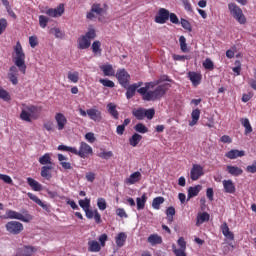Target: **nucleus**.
Returning a JSON list of instances; mask_svg holds the SVG:
<instances>
[{
	"instance_id": "27",
	"label": "nucleus",
	"mask_w": 256,
	"mask_h": 256,
	"mask_svg": "<svg viewBox=\"0 0 256 256\" xmlns=\"http://www.w3.org/2000/svg\"><path fill=\"white\" fill-rule=\"evenodd\" d=\"M221 231L224 237H227V239H230L231 241L235 239V235L233 234V232H231V230H229V225H227V222H224L221 225Z\"/></svg>"
},
{
	"instance_id": "53",
	"label": "nucleus",
	"mask_w": 256,
	"mask_h": 256,
	"mask_svg": "<svg viewBox=\"0 0 256 256\" xmlns=\"http://www.w3.org/2000/svg\"><path fill=\"white\" fill-rule=\"evenodd\" d=\"M97 207L100 211H105V209H107V201H105V198L97 199Z\"/></svg>"
},
{
	"instance_id": "32",
	"label": "nucleus",
	"mask_w": 256,
	"mask_h": 256,
	"mask_svg": "<svg viewBox=\"0 0 256 256\" xmlns=\"http://www.w3.org/2000/svg\"><path fill=\"white\" fill-rule=\"evenodd\" d=\"M51 170H53V166L51 165H46L43 166L41 168V177H43L44 179H51L52 175H51Z\"/></svg>"
},
{
	"instance_id": "50",
	"label": "nucleus",
	"mask_w": 256,
	"mask_h": 256,
	"mask_svg": "<svg viewBox=\"0 0 256 256\" xmlns=\"http://www.w3.org/2000/svg\"><path fill=\"white\" fill-rule=\"evenodd\" d=\"M92 13H95L96 15H103V13H105V9L101 7V4H93Z\"/></svg>"
},
{
	"instance_id": "51",
	"label": "nucleus",
	"mask_w": 256,
	"mask_h": 256,
	"mask_svg": "<svg viewBox=\"0 0 256 256\" xmlns=\"http://www.w3.org/2000/svg\"><path fill=\"white\" fill-rule=\"evenodd\" d=\"M83 36L86 39H89V41H91V39H95V37H97V32L95 31L94 28H89L88 31Z\"/></svg>"
},
{
	"instance_id": "26",
	"label": "nucleus",
	"mask_w": 256,
	"mask_h": 256,
	"mask_svg": "<svg viewBox=\"0 0 256 256\" xmlns=\"http://www.w3.org/2000/svg\"><path fill=\"white\" fill-rule=\"evenodd\" d=\"M92 53L95 57H101L103 55V49H101V41L96 40L92 43Z\"/></svg>"
},
{
	"instance_id": "56",
	"label": "nucleus",
	"mask_w": 256,
	"mask_h": 256,
	"mask_svg": "<svg viewBox=\"0 0 256 256\" xmlns=\"http://www.w3.org/2000/svg\"><path fill=\"white\" fill-rule=\"evenodd\" d=\"M0 99H3V101H11V96L9 95V92H7L5 89L0 87Z\"/></svg>"
},
{
	"instance_id": "43",
	"label": "nucleus",
	"mask_w": 256,
	"mask_h": 256,
	"mask_svg": "<svg viewBox=\"0 0 256 256\" xmlns=\"http://www.w3.org/2000/svg\"><path fill=\"white\" fill-rule=\"evenodd\" d=\"M202 65L204 69H206L207 71H213V69H215V64L213 63V60L210 58H206Z\"/></svg>"
},
{
	"instance_id": "55",
	"label": "nucleus",
	"mask_w": 256,
	"mask_h": 256,
	"mask_svg": "<svg viewBox=\"0 0 256 256\" xmlns=\"http://www.w3.org/2000/svg\"><path fill=\"white\" fill-rule=\"evenodd\" d=\"M0 181H3L7 185H13V179L7 174H0Z\"/></svg>"
},
{
	"instance_id": "23",
	"label": "nucleus",
	"mask_w": 256,
	"mask_h": 256,
	"mask_svg": "<svg viewBox=\"0 0 256 256\" xmlns=\"http://www.w3.org/2000/svg\"><path fill=\"white\" fill-rule=\"evenodd\" d=\"M147 241L152 247H155V245H161V243H163V238L159 234H151L147 238Z\"/></svg>"
},
{
	"instance_id": "46",
	"label": "nucleus",
	"mask_w": 256,
	"mask_h": 256,
	"mask_svg": "<svg viewBox=\"0 0 256 256\" xmlns=\"http://www.w3.org/2000/svg\"><path fill=\"white\" fill-rule=\"evenodd\" d=\"M172 251L175 256H187V252H185L187 249L177 248L175 244L172 245Z\"/></svg>"
},
{
	"instance_id": "30",
	"label": "nucleus",
	"mask_w": 256,
	"mask_h": 256,
	"mask_svg": "<svg viewBox=\"0 0 256 256\" xmlns=\"http://www.w3.org/2000/svg\"><path fill=\"white\" fill-rule=\"evenodd\" d=\"M127 241V234L125 232H120L115 237V243L117 247H123Z\"/></svg>"
},
{
	"instance_id": "48",
	"label": "nucleus",
	"mask_w": 256,
	"mask_h": 256,
	"mask_svg": "<svg viewBox=\"0 0 256 256\" xmlns=\"http://www.w3.org/2000/svg\"><path fill=\"white\" fill-rule=\"evenodd\" d=\"M79 205L83 209V211H86L91 207V199L85 198L84 200H79Z\"/></svg>"
},
{
	"instance_id": "1",
	"label": "nucleus",
	"mask_w": 256,
	"mask_h": 256,
	"mask_svg": "<svg viewBox=\"0 0 256 256\" xmlns=\"http://www.w3.org/2000/svg\"><path fill=\"white\" fill-rule=\"evenodd\" d=\"M12 61L14 65L9 68L7 77L12 85H19V71L22 73V75H26L27 73V64H25V52L23 51V46H21V42L19 41L14 46Z\"/></svg>"
},
{
	"instance_id": "8",
	"label": "nucleus",
	"mask_w": 256,
	"mask_h": 256,
	"mask_svg": "<svg viewBox=\"0 0 256 256\" xmlns=\"http://www.w3.org/2000/svg\"><path fill=\"white\" fill-rule=\"evenodd\" d=\"M74 155H78L81 159H87L89 155H93V148H91L86 142H81L79 150L76 149V153H74Z\"/></svg>"
},
{
	"instance_id": "7",
	"label": "nucleus",
	"mask_w": 256,
	"mask_h": 256,
	"mask_svg": "<svg viewBox=\"0 0 256 256\" xmlns=\"http://www.w3.org/2000/svg\"><path fill=\"white\" fill-rule=\"evenodd\" d=\"M5 227L6 231L10 233V235H19L24 229L23 223L19 221H10L6 223Z\"/></svg>"
},
{
	"instance_id": "15",
	"label": "nucleus",
	"mask_w": 256,
	"mask_h": 256,
	"mask_svg": "<svg viewBox=\"0 0 256 256\" xmlns=\"http://www.w3.org/2000/svg\"><path fill=\"white\" fill-rule=\"evenodd\" d=\"M188 78L191 81L192 85L197 87L198 85H201V80L203 79V76L201 75V73L188 72Z\"/></svg>"
},
{
	"instance_id": "38",
	"label": "nucleus",
	"mask_w": 256,
	"mask_h": 256,
	"mask_svg": "<svg viewBox=\"0 0 256 256\" xmlns=\"http://www.w3.org/2000/svg\"><path fill=\"white\" fill-rule=\"evenodd\" d=\"M145 203H147V196L145 194H143L141 198L136 199L138 211L145 209Z\"/></svg>"
},
{
	"instance_id": "34",
	"label": "nucleus",
	"mask_w": 256,
	"mask_h": 256,
	"mask_svg": "<svg viewBox=\"0 0 256 256\" xmlns=\"http://www.w3.org/2000/svg\"><path fill=\"white\" fill-rule=\"evenodd\" d=\"M201 189V185L190 187L188 189V199H193V197H197V195H199V193L201 192Z\"/></svg>"
},
{
	"instance_id": "41",
	"label": "nucleus",
	"mask_w": 256,
	"mask_h": 256,
	"mask_svg": "<svg viewBox=\"0 0 256 256\" xmlns=\"http://www.w3.org/2000/svg\"><path fill=\"white\" fill-rule=\"evenodd\" d=\"M134 129L137 133H141L142 135L145 133H149V128L145 126L143 123H138L134 126Z\"/></svg>"
},
{
	"instance_id": "5",
	"label": "nucleus",
	"mask_w": 256,
	"mask_h": 256,
	"mask_svg": "<svg viewBox=\"0 0 256 256\" xmlns=\"http://www.w3.org/2000/svg\"><path fill=\"white\" fill-rule=\"evenodd\" d=\"M79 114L81 117H87L88 115L92 121L97 123H101V121H103V114L97 108H90L87 111L83 110V108H79Z\"/></svg>"
},
{
	"instance_id": "39",
	"label": "nucleus",
	"mask_w": 256,
	"mask_h": 256,
	"mask_svg": "<svg viewBox=\"0 0 256 256\" xmlns=\"http://www.w3.org/2000/svg\"><path fill=\"white\" fill-rule=\"evenodd\" d=\"M49 33L50 35H54L56 39H63V37H65V33H63L59 28H51Z\"/></svg>"
},
{
	"instance_id": "42",
	"label": "nucleus",
	"mask_w": 256,
	"mask_h": 256,
	"mask_svg": "<svg viewBox=\"0 0 256 256\" xmlns=\"http://www.w3.org/2000/svg\"><path fill=\"white\" fill-rule=\"evenodd\" d=\"M40 165H52L51 155L49 153L44 154L39 158Z\"/></svg>"
},
{
	"instance_id": "24",
	"label": "nucleus",
	"mask_w": 256,
	"mask_h": 256,
	"mask_svg": "<svg viewBox=\"0 0 256 256\" xmlns=\"http://www.w3.org/2000/svg\"><path fill=\"white\" fill-rule=\"evenodd\" d=\"M27 183L29 187H31L32 191H43V185H41V183H39L37 180L28 177Z\"/></svg>"
},
{
	"instance_id": "31",
	"label": "nucleus",
	"mask_w": 256,
	"mask_h": 256,
	"mask_svg": "<svg viewBox=\"0 0 256 256\" xmlns=\"http://www.w3.org/2000/svg\"><path fill=\"white\" fill-rule=\"evenodd\" d=\"M107 110L109 115L113 117V119H119V111H117V106L113 103L107 104Z\"/></svg>"
},
{
	"instance_id": "20",
	"label": "nucleus",
	"mask_w": 256,
	"mask_h": 256,
	"mask_svg": "<svg viewBox=\"0 0 256 256\" xmlns=\"http://www.w3.org/2000/svg\"><path fill=\"white\" fill-rule=\"evenodd\" d=\"M227 159H237L238 157H245V151L232 149L225 154Z\"/></svg>"
},
{
	"instance_id": "14",
	"label": "nucleus",
	"mask_w": 256,
	"mask_h": 256,
	"mask_svg": "<svg viewBox=\"0 0 256 256\" xmlns=\"http://www.w3.org/2000/svg\"><path fill=\"white\" fill-rule=\"evenodd\" d=\"M33 253H37V248L34 246H24L17 250L15 256H31Z\"/></svg>"
},
{
	"instance_id": "62",
	"label": "nucleus",
	"mask_w": 256,
	"mask_h": 256,
	"mask_svg": "<svg viewBox=\"0 0 256 256\" xmlns=\"http://www.w3.org/2000/svg\"><path fill=\"white\" fill-rule=\"evenodd\" d=\"M29 45L32 49H35L36 45H39V41L37 40V36H30L29 37Z\"/></svg>"
},
{
	"instance_id": "25",
	"label": "nucleus",
	"mask_w": 256,
	"mask_h": 256,
	"mask_svg": "<svg viewBox=\"0 0 256 256\" xmlns=\"http://www.w3.org/2000/svg\"><path fill=\"white\" fill-rule=\"evenodd\" d=\"M57 157L61 167H63L66 171L73 169V166L71 165V163L66 162L69 158L65 157L63 154H58Z\"/></svg>"
},
{
	"instance_id": "59",
	"label": "nucleus",
	"mask_w": 256,
	"mask_h": 256,
	"mask_svg": "<svg viewBox=\"0 0 256 256\" xmlns=\"http://www.w3.org/2000/svg\"><path fill=\"white\" fill-rule=\"evenodd\" d=\"M144 117H147L149 120L153 119L155 117V109H144Z\"/></svg>"
},
{
	"instance_id": "19",
	"label": "nucleus",
	"mask_w": 256,
	"mask_h": 256,
	"mask_svg": "<svg viewBox=\"0 0 256 256\" xmlns=\"http://www.w3.org/2000/svg\"><path fill=\"white\" fill-rule=\"evenodd\" d=\"M222 184H223L225 193H230L231 195L235 193L236 188H235V184L233 183V180H223Z\"/></svg>"
},
{
	"instance_id": "29",
	"label": "nucleus",
	"mask_w": 256,
	"mask_h": 256,
	"mask_svg": "<svg viewBox=\"0 0 256 256\" xmlns=\"http://www.w3.org/2000/svg\"><path fill=\"white\" fill-rule=\"evenodd\" d=\"M91 47V40L83 35L78 38V49H89Z\"/></svg>"
},
{
	"instance_id": "18",
	"label": "nucleus",
	"mask_w": 256,
	"mask_h": 256,
	"mask_svg": "<svg viewBox=\"0 0 256 256\" xmlns=\"http://www.w3.org/2000/svg\"><path fill=\"white\" fill-rule=\"evenodd\" d=\"M226 171L229 175H232V177L243 175V169L239 168V166L228 165L226 166Z\"/></svg>"
},
{
	"instance_id": "17",
	"label": "nucleus",
	"mask_w": 256,
	"mask_h": 256,
	"mask_svg": "<svg viewBox=\"0 0 256 256\" xmlns=\"http://www.w3.org/2000/svg\"><path fill=\"white\" fill-rule=\"evenodd\" d=\"M141 181V172L136 171L132 173L128 178H126V185H135V183H139Z\"/></svg>"
},
{
	"instance_id": "58",
	"label": "nucleus",
	"mask_w": 256,
	"mask_h": 256,
	"mask_svg": "<svg viewBox=\"0 0 256 256\" xmlns=\"http://www.w3.org/2000/svg\"><path fill=\"white\" fill-rule=\"evenodd\" d=\"M166 215L168 217V221L173 222V216L175 215V208L170 206L166 210Z\"/></svg>"
},
{
	"instance_id": "52",
	"label": "nucleus",
	"mask_w": 256,
	"mask_h": 256,
	"mask_svg": "<svg viewBox=\"0 0 256 256\" xmlns=\"http://www.w3.org/2000/svg\"><path fill=\"white\" fill-rule=\"evenodd\" d=\"M99 83H101V85H103V87H109L110 89H113V87H115V82L109 80V79H103L101 78L99 80Z\"/></svg>"
},
{
	"instance_id": "44",
	"label": "nucleus",
	"mask_w": 256,
	"mask_h": 256,
	"mask_svg": "<svg viewBox=\"0 0 256 256\" xmlns=\"http://www.w3.org/2000/svg\"><path fill=\"white\" fill-rule=\"evenodd\" d=\"M20 119L22 121H26V123H31V113L22 108V111L20 113Z\"/></svg>"
},
{
	"instance_id": "54",
	"label": "nucleus",
	"mask_w": 256,
	"mask_h": 256,
	"mask_svg": "<svg viewBox=\"0 0 256 256\" xmlns=\"http://www.w3.org/2000/svg\"><path fill=\"white\" fill-rule=\"evenodd\" d=\"M47 23H49V17L40 15L39 16V25L42 27V29H45L47 27Z\"/></svg>"
},
{
	"instance_id": "64",
	"label": "nucleus",
	"mask_w": 256,
	"mask_h": 256,
	"mask_svg": "<svg viewBox=\"0 0 256 256\" xmlns=\"http://www.w3.org/2000/svg\"><path fill=\"white\" fill-rule=\"evenodd\" d=\"M248 84L250 85V87H251L252 89H254V91H256V69L254 70V79H253V78L250 79V80L248 81Z\"/></svg>"
},
{
	"instance_id": "12",
	"label": "nucleus",
	"mask_w": 256,
	"mask_h": 256,
	"mask_svg": "<svg viewBox=\"0 0 256 256\" xmlns=\"http://www.w3.org/2000/svg\"><path fill=\"white\" fill-rule=\"evenodd\" d=\"M55 121L58 131H63V129H65V126L67 125V117H65V114L61 112L56 113Z\"/></svg>"
},
{
	"instance_id": "47",
	"label": "nucleus",
	"mask_w": 256,
	"mask_h": 256,
	"mask_svg": "<svg viewBox=\"0 0 256 256\" xmlns=\"http://www.w3.org/2000/svg\"><path fill=\"white\" fill-rule=\"evenodd\" d=\"M23 108L25 109V110H27L29 113H30V115L32 114H35V113H39V111H41V107H37V106H35V105H29V106H27V105H23Z\"/></svg>"
},
{
	"instance_id": "13",
	"label": "nucleus",
	"mask_w": 256,
	"mask_h": 256,
	"mask_svg": "<svg viewBox=\"0 0 256 256\" xmlns=\"http://www.w3.org/2000/svg\"><path fill=\"white\" fill-rule=\"evenodd\" d=\"M143 85V82L134 83L132 85L128 84V87L126 88V98L127 99H133L135 97V92L139 91L141 89V86Z\"/></svg>"
},
{
	"instance_id": "35",
	"label": "nucleus",
	"mask_w": 256,
	"mask_h": 256,
	"mask_svg": "<svg viewBox=\"0 0 256 256\" xmlns=\"http://www.w3.org/2000/svg\"><path fill=\"white\" fill-rule=\"evenodd\" d=\"M132 115L138 120L143 121L145 119V108H138L132 111Z\"/></svg>"
},
{
	"instance_id": "40",
	"label": "nucleus",
	"mask_w": 256,
	"mask_h": 256,
	"mask_svg": "<svg viewBox=\"0 0 256 256\" xmlns=\"http://www.w3.org/2000/svg\"><path fill=\"white\" fill-rule=\"evenodd\" d=\"M67 79L70 81V83H79V73L77 71H69L67 74Z\"/></svg>"
},
{
	"instance_id": "2",
	"label": "nucleus",
	"mask_w": 256,
	"mask_h": 256,
	"mask_svg": "<svg viewBox=\"0 0 256 256\" xmlns=\"http://www.w3.org/2000/svg\"><path fill=\"white\" fill-rule=\"evenodd\" d=\"M161 80L145 83V87L138 89L139 95H141L143 101H161L165 97L167 91H169V84H162Z\"/></svg>"
},
{
	"instance_id": "57",
	"label": "nucleus",
	"mask_w": 256,
	"mask_h": 256,
	"mask_svg": "<svg viewBox=\"0 0 256 256\" xmlns=\"http://www.w3.org/2000/svg\"><path fill=\"white\" fill-rule=\"evenodd\" d=\"M205 221H209V213L207 212H204L198 216L197 224L205 223Z\"/></svg>"
},
{
	"instance_id": "37",
	"label": "nucleus",
	"mask_w": 256,
	"mask_h": 256,
	"mask_svg": "<svg viewBox=\"0 0 256 256\" xmlns=\"http://www.w3.org/2000/svg\"><path fill=\"white\" fill-rule=\"evenodd\" d=\"M163 203H165V198H163V196H158L153 199L152 207L153 209L159 210L161 209V205H163Z\"/></svg>"
},
{
	"instance_id": "36",
	"label": "nucleus",
	"mask_w": 256,
	"mask_h": 256,
	"mask_svg": "<svg viewBox=\"0 0 256 256\" xmlns=\"http://www.w3.org/2000/svg\"><path fill=\"white\" fill-rule=\"evenodd\" d=\"M241 125L245 128V135H249V133H253V127H251V122L247 118H242L240 120Z\"/></svg>"
},
{
	"instance_id": "6",
	"label": "nucleus",
	"mask_w": 256,
	"mask_h": 256,
	"mask_svg": "<svg viewBox=\"0 0 256 256\" xmlns=\"http://www.w3.org/2000/svg\"><path fill=\"white\" fill-rule=\"evenodd\" d=\"M115 77L120 83L121 87H123L124 89H127V87H129V81L131 79V76L129 75V72L125 70V68L118 69Z\"/></svg>"
},
{
	"instance_id": "33",
	"label": "nucleus",
	"mask_w": 256,
	"mask_h": 256,
	"mask_svg": "<svg viewBox=\"0 0 256 256\" xmlns=\"http://www.w3.org/2000/svg\"><path fill=\"white\" fill-rule=\"evenodd\" d=\"M143 139V136H141L138 133H134L131 138H129V145L131 147H137L139 143H141V140Z\"/></svg>"
},
{
	"instance_id": "11",
	"label": "nucleus",
	"mask_w": 256,
	"mask_h": 256,
	"mask_svg": "<svg viewBox=\"0 0 256 256\" xmlns=\"http://www.w3.org/2000/svg\"><path fill=\"white\" fill-rule=\"evenodd\" d=\"M65 13V5L59 4L57 8H49L45 11V14L48 15V17H61Z\"/></svg>"
},
{
	"instance_id": "21",
	"label": "nucleus",
	"mask_w": 256,
	"mask_h": 256,
	"mask_svg": "<svg viewBox=\"0 0 256 256\" xmlns=\"http://www.w3.org/2000/svg\"><path fill=\"white\" fill-rule=\"evenodd\" d=\"M101 71L105 75V77H115V69H113V65L111 64H106L100 66Z\"/></svg>"
},
{
	"instance_id": "3",
	"label": "nucleus",
	"mask_w": 256,
	"mask_h": 256,
	"mask_svg": "<svg viewBox=\"0 0 256 256\" xmlns=\"http://www.w3.org/2000/svg\"><path fill=\"white\" fill-rule=\"evenodd\" d=\"M228 10H229L231 17H233V19H235V21H237V23H239V25H246L247 17L243 13V9H241V7H239V5H237V3L230 2L228 4Z\"/></svg>"
},
{
	"instance_id": "45",
	"label": "nucleus",
	"mask_w": 256,
	"mask_h": 256,
	"mask_svg": "<svg viewBox=\"0 0 256 256\" xmlns=\"http://www.w3.org/2000/svg\"><path fill=\"white\" fill-rule=\"evenodd\" d=\"M58 151H66L68 153H72V155H75V153H77V148L71 147V146L59 145Z\"/></svg>"
},
{
	"instance_id": "16",
	"label": "nucleus",
	"mask_w": 256,
	"mask_h": 256,
	"mask_svg": "<svg viewBox=\"0 0 256 256\" xmlns=\"http://www.w3.org/2000/svg\"><path fill=\"white\" fill-rule=\"evenodd\" d=\"M27 196L29 197V199H31V201H34V203H36V205H39L40 207H42V209H44V211H48L49 212V205L43 203V201H41V199H39V197H37V195L28 192Z\"/></svg>"
},
{
	"instance_id": "9",
	"label": "nucleus",
	"mask_w": 256,
	"mask_h": 256,
	"mask_svg": "<svg viewBox=\"0 0 256 256\" xmlns=\"http://www.w3.org/2000/svg\"><path fill=\"white\" fill-rule=\"evenodd\" d=\"M205 175V172L203 170V166L200 164H193L192 169L190 171V178L192 181H198V179H201Z\"/></svg>"
},
{
	"instance_id": "63",
	"label": "nucleus",
	"mask_w": 256,
	"mask_h": 256,
	"mask_svg": "<svg viewBox=\"0 0 256 256\" xmlns=\"http://www.w3.org/2000/svg\"><path fill=\"white\" fill-rule=\"evenodd\" d=\"M247 173H256V160L252 163V165H248L246 167Z\"/></svg>"
},
{
	"instance_id": "22",
	"label": "nucleus",
	"mask_w": 256,
	"mask_h": 256,
	"mask_svg": "<svg viewBox=\"0 0 256 256\" xmlns=\"http://www.w3.org/2000/svg\"><path fill=\"white\" fill-rule=\"evenodd\" d=\"M101 247V244L97 242V240L88 241V251L90 253H99V251H101Z\"/></svg>"
},
{
	"instance_id": "61",
	"label": "nucleus",
	"mask_w": 256,
	"mask_h": 256,
	"mask_svg": "<svg viewBox=\"0 0 256 256\" xmlns=\"http://www.w3.org/2000/svg\"><path fill=\"white\" fill-rule=\"evenodd\" d=\"M109 239V236H107V234H101L98 238L99 240V244H100V247H105V243H107Z\"/></svg>"
},
{
	"instance_id": "28",
	"label": "nucleus",
	"mask_w": 256,
	"mask_h": 256,
	"mask_svg": "<svg viewBox=\"0 0 256 256\" xmlns=\"http://www.w3.org/2000/svg\"><path fill=\"white\" fill-rule=\"evenodd\" d=\"M200 117H201V110H199V108L194 109L191 113L192 121L189 122V126L194 127V125H197Z\"/></svg>"
},
{
	"instance_id": "49",
	"label": "nucleus",
	"mask_w": 256,
	"mask_h": 256,
	"mask_svg": "<svg viewBox=\"0 0 256 256\" xmlns=\"http://www.w3.org/2000/svg\"><path fill=\"white\" fill-rule=\"evenodd\" d=\"M179 43H180L181 51L183 53H187V51H189V50L187 49V39L185 38V36H180Z\"/></svg>"
},
{
	"instance_id": "4",
	"label": "nucleus",
	"mask_w": 256,
	"mask_h": 256,
	"mask_svg": "<svg viewBox=\"0 0 256 256\" xmlns=\"http://www.w3.org/2000/svg\"><path fill=\"white\" fill-rule=\"evenodd\" d=\"M6 216L7 219H17L23 223H31V221H33V215H31L29 211L25 209L22 210V213H19L15 210H7Z\"/></svg>"
},
{
	"instance_id": "10",
	"label": "nucleus",
	"mask_w": 256,
	"mask_h": 256,
	"mask_svg": "<svg viewBox=\"0 0 256 256\" xmlns=\"http://www.w3.org/2000/svg\"><path fill=\"white\" fill-rule=\"evenodd\" d=\"M167 21H169V10L160 8L158 15L155 16V23H159V25H165Z\"/></svg>"
},
{
	"instance_id": "60",
	"label": "nucleus",
	"mask_w": 256,
	"mask_h": 256,
	"mask_svg": "<svg viewBox=\"0 0 256 256\" xmlns=\"http://www.w3.org/2000/svg\"><path fill=\"white\" fill-rule=\"evenodd\" d=\"M180 23L183 29H186V31H192L191 23L189 22V20L182 18Z\"/></svg>"
}]
</instances>
